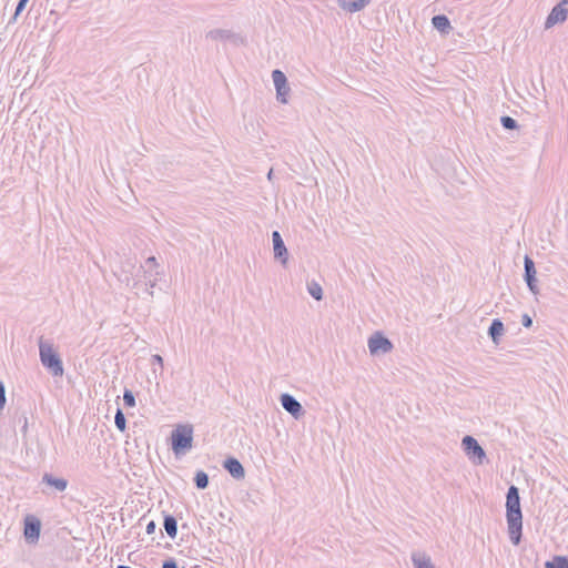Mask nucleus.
Instances as JSON below:
<instances>
[{"mask_svg": "<svg viewBox=\"0 0 568 568\" xmlns=\"http://www.w3.org/2000/svg\"><path fill=\"white\" fill-rule=\"evenodd\" d=\"M163 527L168 536L174 539L178 535V520L173 515L164 514Z\"/></svg>", "mask_w": 568, "mask_h": 568, "instance_id": "aec40b11", "label": "nucleus"}, {"mask_svg": "<svg viewBox=\"0 0 568 568\" xmlns=\"http://www.w3.org/2000/svg\"><path fill=\"white\" fill-rule=\"evenodd\" d=\"M193 426L179 424L171 432V449L176 458L185 455L193 447Z\"/></svg>", "mask_w": 568, "mask_h": 568, "instance_id": "7ed1b4c3", "label": "nucleus"}, {"mask_svg": "<svg viewBox=\"0 0 568 568\" xmlns=\"http://www.w3.org/2000/svg\"><path fill=\"white\" fill-rule=\"evenodd\" d=\"M39 356L42 366L54 377H61L64 373L63 363L59 353L50 341L42 336L39 338Z\"/></svg>", "mask_w": 568, "mask_h": 568, "instance_id": "f03ea898", "label": "nucleus"}, {"mask_svg": "<svg viewBox=\"0 0 568 568\" xmlns=\"http://www.w3.org/2000/svg\"><path fill=\"white\" fill-rule=\"evenodd\" d=\"M6 402H7L6 386H4L3 382L0 381V412L4 408Z\"/></svg>", "mask_w": 568, "mask_h": 568, "instance_id": "c85d7f7f", "label": "nucleus"}, {"mask_svg": "<svg viewBox=\"0 0 568 568\" xmlns=\"http://www.w3.org/2000/svg\"><path fill=\"white\" fill-rule=\"evenodd\" d=\"M280 403L282 407L295 419H300L306 413L302 404L293 395L288 393L281 394Z\"/></svg>", "mask_w": 568, "mask_h": 568, "instance_id": "9d476101", "label": "nucleus"}, {"mask_svg": "<svg viewBox=\"0 0 568 568\" xmlns=\"http://www.w3.org/2000/svg\"><path fill=\"white\" fill-rule=\"evenodd\" d=\"M410 559L414 568H436L430 556L425 552H413Z\"/></svg>", "mask_w": 568, "mask_h": 568, "instance_id": "6ab92c4d", "label": "nucleus"}, {"mask_svg": "<svg viewBox=\"0 0 568 568\" xmlns=\"http://www.w3.org/2000/svg\"><path fill=\"white\" fill-rule=\"evenodd\" d=\"M394 348L392 341L382 332H375L368 338V349L371 355L387 354Z\"/></svg>", "mask_w": 568, "mask_h": 568, "instance_id": "423d86ee", "label": "nucleus"}, {"mask_svg": "<svg viewBox=\"0 0 568 568\" xmlns=\"http://www.w3.org/2000/svg\"><path fill=\"white\" fill-rule=\"evenodd\" d=\"M162 568H179V565L175 558L170 557L162 562Z\"/></svg>", "mask_w": 568, "mask_h": 568, "instance_id": "c756f323", "label": "nucleus"}, {"mask_svg": "<svg viewBox=\"0 0 568 568\" xmlns=\"http://www.w3.org/2000/svg\"><path fill=\"white\" fill-rule=\"evenodd\" d=\"M159 272L155 271L152 273L151 271H148L146 277H144L146 281L144 283L141 282L138 290H143L144 293H146L150 296H153L152 288L155 287L156 281H158Z\"/></svg>", "mask_w": 568, "mask_h": 568, "instance_id": "412c9836", "label": "nucleus"}, {"mask_svg": "<svg viewBox=\"0 0 568 568\" xmlns=\"http://www.w3.org/2000/svg\"><path fill=\"white\" fill-rule=\"evenodd\" d=\"M536 266L534 260L529 255H525L524 257V280L527 284V287L532 294H537L539 292L537 285L536 277Z\"/></svg>", "mask_w": 568, "mask_h": 568, "instance_id": "9b49d317", "label": "nucleus"}, {"mask_svg": "<svg viewBox=\"0 0 568 568\" xmlns=\"http://www.w3.org/2000/svg\"><path fill=\"white\" fill-rule=\"evenodd\" d=\"M272 174H273V171H272V170H270V172L267 173V178H268V180H271V179H272Z\"/></svg>", "mask_w": 568, "mask_h": 568, "instance_id": "c9c22d12", "label": "nucleus"}, {"mask_svg": "<svg viewBox=\"0 0 568 568\" xmlns=\"http://www.w3.org/2000/svg\"><path fill=\"white\" fill-rule=\"evenodd\" d=\"M505 333V326L500 318H494L488 327V336L495 345H498Z\"/></svg>", "mask_w": 568, "mask_h": 568, "instance_id": "2eb2a0df", "label": "nucleus"}, {"mask_svg": "<svg viewBox=\"0 0 568 568\" xmlns=\"http://www.w3.org/2000/svg\"><path fill=\"white\" fill-rule=\"evenodd\" d=\"M151 364H158L161 368H163V357L159 354L152 355L151 357Z\"/></svg>", "mask_w": 568, "mask_h": 568, "instance_id": "72a5a7b5", "label": "nucleus"}, {"mask_svg": "<svg viewBox=\"0 0 568 568\" xmlns=\"http://www.w3.org/2000/svg\"><path fill=\"white\" fill-rule=\"evenodd\" d=\"M372 0H338V7L351 13L363 10Z\"/></svg>", "mask_w": 568, "mask_h": 568, "instance_id": "f3484780", "label": "nucleus"}, {"mask_svg": "<svg viewBox=\"0 0 568 568\" xmlns=\"http://www.w3.org/2000/svg\"><path fill=\"white\" fill-rule=\"evenodd\" d=\"M505 507L509 539L514 546H518L523 538V511L519 488L517 486H509Z\"/></svg>", "mask_w": 568, "mask_h": 568, "instance_id": "f257e3e1", "label": "nucleus"}, {"mask_svg": "<svg viewBox=\"0 0 568 568\" xmlns=\"http://www.w3.org/2000/svg\"><path fill=\"white\" fill-rule=\"evenodd\" d=\"M29 0H19L14 10V13L12 18L10 19L9 23L16 22L17 18L21 14V12L26 9Z\"/></svg>", "mask_w": 568, "mask_h": 568, "instance_id": "cd10ccee", "label": "nucleus"}, {"mask_svg": "<svg viewBox=\"0 0 568 568\" xmlns=\"http://www.w3.org/2000/svg\"><path fill=\"white\" fill-rule=\"evenodd\" d=\"M41 483L53 487L58 491H64L68 487V480L65 478L55 477L51 473H44Z\"/></svg>", "mask_w": 568, "mask_h": 568, "instance_id": "dca6fc26", "label": "nucleus"}, {"mask_svg": "<svg viewBox=\"0 0 568 568\" xmlns=\"http://www.w3.org/2000/svg\"><path fill=\"white\" fill-rule=\"evenodd\" d=\"M41 532V521L33 515L24 518L23 536L27 542L34 544L39 540Z\"/></svg>", "mask_w": 568, "mask_h": 568, "instance_id": "1a4fd4ad", "label": "nucleus"}, {"mask_svg": "<svg viewBox=\"0 0 568 568\" xmlns=\"http://www.w3.org/2000/svg\"><path fill=\"white\" fill-rule=\"evenodd\" d=\"M274 258L283 266H286L288 261V251L278 231L272 232Z\"/></svg>", "mask_w": 568, "mask_h": 568, "instance_id": "f8f14e48", "label": "nucleus"}, {"mask_svg": "<svg viewBox=\"0 0 568 568\" xmlns=\"http://www.w3.org/2000/svg\"><path fill=\"white\" fill-rule=\"evenodd\" d=\"M433 27L443 34H448L453 29L450 20L445 14H436L432 18Z\"/></svg>", "mask_w": 568, "mask_h": 568, "instance_id": "a211bd4d", "label": "nucleus"}, {"mask_svg": "<svg viewBox=\"0 0 568 568\" xmlns=\"http://www.w3.org/2000/svg\"><path fill=\"white\" fill-rule=\"evenodd\" d=\"M184 568V567H183Z\"/></svg>", "mask_w": 568, "mask_h": 568, "instance_id": "e433bc0d", "label": "nucleus"}, {"mask_svg": "<svg viewBox=\"0 0 568 568\" xmlns=\"http://www.w3.org/2000/svg\"><path fill=\"white\" fill-rule=\"evenodd\" d=\"M223 468L236 480L244 479L245 468L241 462L233 456H229L223 460Z\"/></svg>", "mask_w": 568, "mask_h": 568, "instance_id": "4468645a", "label": "nucleus"}, {"mask_svg": "<svg viewBox=\"0 0 568 568\" xmlns=\"http://www.w3.org/2000/svg\"><path fill=\"white\" fill-rule=\"evenodd\" d=\"M545 568H568V557L555 556L552 560L546 561Z\"/></svg>", "mask_w": 568, "mask_h": 568, "instance_id": "5701e85b", "label": "nucleus"}, {"mask_svg": "<svg viewBox=\"0 0 568 568\" xmlns=\"http://www.w3.org/2000/svg\"><path fill=\"white\" fill-rule=\"evenodd\" d=\"M206 38L211 39V40L230 41V42L234 43L235 45H240V44L244 43V40L240 34L234 33L233 31L226 30V29L210 30L206 33Z\"/></svg>", "mask_w": 568, "mask_h": 568, "instance_id": "ddd939ff", "label": "nucleus"}, {"mask_svg": "<svg viewBox=\"0 0 568 568\" xmlns=\"http://www.w3.org/2000/svg\"><path fill=\"white\" fill-rule=\"evenodd\" d=\"M272 79L276 90L277 101L281 103H287L291 89L285 73L280 69H275L272 71Z\"/></svg>", "mask_w": 568, "mask_h": 568, "instance_id": "0eeeda50", "label": "nucleus"}, {"mask_svg": "<svg viewBox=\"0 0 568 568\" xmlns=\"http://www.w3.org/2000/svg\"><path fill=\"white\" fill-rule=\"evenodd\" d=\"M114 424H115L116 428L122 433L126 429V418L121 408L116 409V413L114 416Z\"/></svg>", "mask_w": 568, "mask_h": 568, "instance_id": "393cba45", "label": "nucleus"}, {"mask_svg": "<svg viewBox=\"0 0 568 568\" xmlns=\"http://www.w3.org/2000/svg\"><path fill=\"white\" fill-rule=\"evenodd\" d=\"M123 403L126 407H134L135 406V396L132 390L124 388L123 392Z\"/></svg>", "mask_w": 568, "mask_h": 568, "instance_id": "bb28decb", "label": "nucleus"}, {"mask_svg": "<svg viewBox=\"0 0 568 568\" xmlns=\"http://www.w3.org/2000/svg\"><path fill=\"white\" fill-rule=\"evenodd\" d=\"M462 446L465 454L476 465H481L486 458L484 448L479 445L477 439L470 435H466L462 439Z\"/></svg>", "mask_w": 568, "mask_h": 568, "instance_id": "39448f33", "label": "nucleus"}, {"mask_svg": "<svg viewBox=\"0 0 568 568\" xmlns=\"http://www.w3.org/2000/svg\"><path fill=\"white\" fill-rule=\"evenodd\" d=\"M521 324L526 328H530L532 326V318L528 314H524L521 316Z\"/></svg>", "mask_w": 568, "mask_h": 568, "instance_id": "7c9ffc66", "label": "nucleus"}, {"mask_svg": "<svg viewBox=\"0 0 568 568\" xmlns=\"http://www.w3.org/2000/svg\"><path fill=\"white\" fill-rule=\"evenodd\" d=\"M155 529H156V523L154 520H150L148 524H146V527H145V531L148 535H152L155 532Z\"/></svg>", "mask_w": 568, "mask_h": 568, "instance_id": "473e14b6", "label": "nucleus"}, {"mask_svg": "<svg viewBox=\"0 0 568 568\" xmlns=\"http://www.w3.org/2000/svg\"><path fill=\"white\" fill-rule=\"evenodd\" d=\"M193 481L197 489L204 490L210 484V478L204 470H197L194 475Z\"/></svg>", "mask_w": 568, "mask_h": 568, "instance_id": "4be33fe9", "label": "nucleus"}, {"mask_svg": "<svg viewBox=\"0 0 568 568\" xmlns=\"http://www.w3.org/2000/svg\"><path fill=\"white\" fill-rule=\"evenodd\" d=\"M307 292L316 301H321L323 298V290L321 285L315 281L307 283Z\"/></svg>", "mask_w": 568, "mask_h": 568, "instance_id": "b1692460", "label": "nucleus"}, {"mask_svg": "<svg viewBox=\"0 0 568 568\" xmlns=\"http://www.w3.org/2000/svg\"><path fill=\"white\" fill-rule=\"evenodd\" d=\"M500 123L505 130H516L519 128L518 122L509 115H503L500 118Z\"/></svg>", "mask_w": 568, "mask_h": 568, "instance_id": "a878e982", "label": "nucleus"}, {"mask_svg": "<svg viewBox=\"0 0 568 568\" xmlns=\"http://www.w3.org/2000/svg\"><path fill=\"white\" fill-rule=\"evenodd\" d=\"M23 426H22V432L26 433L27 432V428H28V422H27V417H23Z\"/></svg>", "mask_w": 568, "mask_h": 568, "instance_id": "f704fd0d", "label": "nucleus"}, {"mask_svg": "<svg viewBox=\"0 0 568 568\" xmlns=\"http://www.w3.org/2000/svg\"><path fill=\"white\" fill-rule=\"evenodd\" d=\"M141 272L143 273V276L146 277L148 271L144 270V266L141 265L136 268L135 257H126L121 262L118 278L120 282L125 283L126 286L131 285L133 288H139L141 280H135L134 277Z\"/></svg>", "mask_w": 568, "mask_h": 568, "instance_id": "20e7f679", "label": "nucleus"}, {"mask_svg": "<svg viewBox=\"0 0 568 568\" xmlns=\"http://www.w3.org/2000/svg\"><path fill=\"white\" fill-rule=\"evenodd\" d=\"M145 264L149 266V271L152 272V268H156L159 266L156 258L154 256H150L146 258Z\"/></svg>", "mask_w": 568, "mask_h": 568, "instance_id": "2f4dec72", "label": "nucleus"}, {"mask_svg": "<svg viewBox=\"0 0 568 568\" xmlns=\"http://www.w3.org/2000/svg\"><path fill=\"white\" fill-rule=\"evenodd\" d=\"M568 0H561L559 3H557L549 14L546 18L545 21V29H550L558 23H562L568 18Z\"/></svg>", "mask_w": 568, "mask_h": 568, "instance_id": "6e6552de", "label": "nucleus"}]
</instances>
